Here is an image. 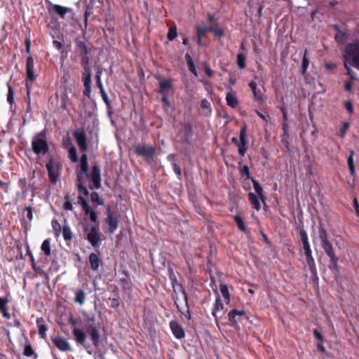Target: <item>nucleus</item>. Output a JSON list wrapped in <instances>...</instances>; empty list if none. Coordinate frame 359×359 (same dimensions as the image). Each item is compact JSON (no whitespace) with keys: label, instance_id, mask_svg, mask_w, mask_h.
I'll list each match as a JSON object with an SVG mask.
<instances>
[{"label":"nucleus","instance_id":"1","mask_svg":"<svg viewBox=\"0 0 359 359\" xmlns=\"http://www.w3.org/2000/svg\"><path fill=\"white\" fill-rule=\"evenodd\" d=\"M73 135L80 151L83 152L80 158V164L76 170L78 189L79 193L86 196L88 195V191L84 186L86 180L90 189H98L101 187V170L97 164H94L91 170L88 169L86 154L88 150L87 138L84 130L82 129L76 130Z\"/></svg>","mask_w":359,"mask_h":359},{"label":"nucleus","instance_id":"2","mask_svg":"<svg viewBox=\"0 0 359 359\" xmlns=\"http://www.w3.org/2000/svg\"><path fill=\"white\" fill-rule=\"evenodd\" d=\"M32 147L36 155H43L48 151V145L46 141V136L44 131L36 134L32 139Z\"/></svg>","mask_w":359,"mask_h":359},{"label":"nucleus","instance_id":"3","mask_svg":"<svg viewBox=\"0 0 359 359\" xmlns=\"http://www.w3.org/2000/svg\"><path fill=\"white\" fill-rule=\"evenodd\" d=\"M46 166L48 170V175L50 181L53 184H55L60 176V171L62 168L61 163L58 161L55 160L53 158L50 157Z\"/></svg>","mask_w":359,"mask_h":359},{"label":"nucleus","instance_id":"4","mask_svg":"<svg viewBox=\"0 0 359 359\" xmlns=\"http://www.w3.org/2000/svg\"><path fill=\"white\" fill-rule=\"evenodd\" d=\"M344 56L346 60H352L359 70V41L348 44L346 47Z\"/></svg>","mask_w":359,"mask_h":359},{"label":"nucleus","instance_id":"5","mask_svg":"<svg viewBox=\"0 0 359 359\" xmlns=\"http://www.w3.org/2000/svg\"><path fill=\"white\" fill-rule=\"evenodd\" d=\"M84 231L86 232V238L88 241L95 248H98L101 241L100 233L98 228L92 226L89 229L88 227H85Z\"/></svg>","mask_w":359,"mask_h":359},{"label":"nucleus","instance_id":"6","mask_svg":"<svg viewBox=\"0 0 359 359\" xmlns=\"http://www.w3.org/2000/svg\"><path fill=\"white\" fill-rule=\"evenodd\" d=\"M134 151L135 153L139 156L153 158L155 156L156 149L154 146L139 144L135 145Z\"/></svg>","mask_w":359,"mask_h":359},{"label":"nucleus","instance_id":"7","mask_svg":"<svg viewBox=\"0 0 359 359\" xmlns=\"http://www.w3.org/2000/svg\"><path fill=\"white\" fill-rule=\"evenodd\" d=\"M323 249L324 250L325 252L326 253V255L329 257V258L330 259V266H329L330 269H331L332 271H337V269H338L337 263H338L339 259L335 255V252H334V250L332 243H330L329 245L323 247Z\"/></svg>","mask_w":359,"mask_h":359},{"label":"nucleus","instance_id":"8","mask_svg":"<svg viewBox=\"0 0 359 359\" xmlns=\"http://www.w3.org/2000/svg\"><path fill=\"white\" fill-rule=\"evenodd\" d=\"M215 292L217 294V298L215 302L213 305L212 315L215 318L216 321L225 313L226 311V309L224 308L223 304L221 302L219 293L217 290H215Z\"/></svg>","mask_w":359,"mask_h":359},{"label":"nucleus","instance_id":"9","mask_svg":"<svg viewBox=\"0 0 359 359\" xmlns=\"http://www.w3.org/2000/svg\"><path fill=\"white\" fill-rule=\"evenodd\" d=\"M246 133H247V127L245 126H244L240 131V135H239L240 142L237 143L238 151V154L241 156H244V155L245 154L247 149H248V147H247L248 141L246 139Z\"/></svg>","mask_w":359,"mask_h":359},{"label":"nucleus","instance_id":"10","mask_svg":"<svg viewBox=\"0 0 359 359\" xmlns=\"http://www.w3.org/2000/svg\"><path fill=\"white\" fill-rule=\"evenodd\" d=\"M86 332L90 335L93 345L97 346L100 344V333L97 327L92 324H88Z\"/></svg>","mask_w":359,"mask_h":359},{"label":"nucleus","instance_id":"11","mask_svg":"<svg viewBox=\"0 0 359 359\" xmlns=\"http://www.w3.org/2000/svg\"><path fill=\"white\" fill-rule=\"evenodd\" d=\"M170 330H171L173 335L177 339H182L184 337V336H185L184 331L182 327L177 321L171 320L170 322Z\"/></svg>","mask_w":359,"mask_h":359},{"label":"nucleus","instance_id":"12","mask_svg":"<svg viewBox=\"0 0 359 359\" xmlns=\"http://www.w3.org/2000/svg\"><path fill=\"white\" fill-rule=\"evenodd\" d=\"M52 341L60 351H67L70 350L69 342L62 337H57L52 338Z\"/></svg>","mask_w":359,"mask_h":359},{"label":"nucleus","instance_id":"13","mask_svg":"<svg viewBox=\"0 0 359 359\" xmlns=\"http://www.w3.org/2000/svg\"><path fill=\"white\" fill-rule=\"evenodd\" d=\"M34 59L32 56H29L27 59L26 62V73L27 79L33 81L35 79V75L34 73Z\"/></svg>","mask_w":359,"mask_h":359},{"label":"nucleus","instance_id":"14","mask_svg":"<svg viewBox=\"0 0 359 359\" xmlns=\"http://www.w3.org/2000/svg\"><path fill=\"white\" fill-rule=\"evenodd\" d=\"M302 246L304 250L305 255L306 257L307 264H309L310 268L314 267L315 262H314V259L312 256V251L311 249L309 241L302 243Z\"/></svg>","mask_w":359,"mask_h":359},{"label":"nucleus","instance_id":"15","mask_svg":"<svg viewBox=\"0 0 359 359\" xmlns=\"http://www.w3.org/2000/svg\"><path fill=\"white\" fill-rule=\"evenodd\" d=\"M106 221L109 226V232L110 233H114L118 228V220L116 218L113 217L109 210L107 212V217Z\"/></svg>","mask_w":359,"mask_h":359},{"label":"nucleus","instance_id":"16","mask_svg":"<svg viewBox=\"0 0 359 359\" xmlns=\"http://www.w3.org/2000/svg\"><path fill=\"white\" fill-rule=\"evenodd\" d=\"M318 236H319V239L320 241V244H321L322 248L331 243V242L329 239L328 233L324 228H323V227L319 228Z\"/></svg>","mask_w":359,"mask_h":359},{"label":"nucleus","instance_id":"17","mask_svg":"<svg viewBox=\"0 0 359 359\" xmlns=\"http://www.w3.org/2000/svg\"><path fill=\"white\" fill-rule=\"evenodd\" d=\"M318 236H319V239L320 241V244H321L322 248L331 243V242L329 239L328 233L324 228H323V227L319 228Z\"/></svg>","mask_w":359,"mask_h":359},{"label":"nucleus","instance_id":"18","mask_svg":"<svg viewBox=\"0 0 359 359\" xmlns=\"http://www.w3.org/2000/svg\"><path fill=\"white\" fill-rule=\"evenodd\" d=\"M249 86L251 88L254 97L256 101L257 102H262L263 101V95L260 90L257 89V85L255 81H251L249 83Z\"/></svg>","mask_w":359,"mask_h":359},{"label":"nucleus","instance_id":"19","mask_svg":"<svg viewBox=\"0 0 359 359\" xmlns=\"http://www.w3.org/2000/svg\"><path fill=\"white\" fill-rule=\"evenodd\" d=\"M171 87L172 83L170 80H163L159 83L158 93L162 95H167Z\"/></svg>","mask_w":359,"mask_h":359},{"label":"nucleus","instance_id":"20","mask_svg":"<svg viewBox=\"0 0 359 359\" xmlns=\"http://www.w3.org/2000/svg\"><path fill=\"white\" fill-rule=\"evenodd\" d=\"M73 334L77 343L83 344L86 341V334L80 329L74 327L73 329Z\"/></svg>","mask_w":359,"mask_h":359},{"label":"nucleus","instance_id":"21","mask_svg":"<svg viewBox=\"0 0 359 359\" xmlns=\"http://www.w3.org/2000/svg\"><path fill=\"white\" fill-rule=\"evenodd\" d=\"M89 262L90 264L91 269L93 271H96L100 266L101 260L97 254L90 253L89 255Z\"/></svg>","mask_w":359,"mask_h":359},{"label":"nucleus","instance_id":"22","mask_svg":"<svg viewBox=\"0 0 359 359\" xmlns=\"http://www.w3.org/2000/svg\"><path fill=\"white\" fill-rule=\"evenodd\" d=\"M53 11L59 15L62 18H64L65 15L68 12H71L72 11V8L64 7L60 5H53Z\"/></svg>","mask_w":359,"mask_h":359},{"label":"nucleus","instance_id":"23","mask_svg":"<svg viewBox=\"0 0 359 359\" xmlns=\"http://www.w3.org/2000/svg\"><path fill=\"white\" fill-rule=\"evenodd\" d=\"M244 313H245L243 311H238V310L233 309V310L231 311L228 314L229 320L231 323L232 325L236 326V325H237V320L236 319V316H242L244 315Z\"/></svg>","mask_w":359,"mask_h":359},{"label":"nucleus","instance_id":"24","mask_svg":"<svg viewBox=\"0 0 359 359\" xmlns=\"http://www.w3.org/2000/svg\"><path fill=\"white\" fill-rule=\"evenodd\" d=\"M252 183H253V187H254L255 192L258 194L259 198L264 203L266 197L264 196V195L263 194L262 187H261V185L257 180H252Z\"/></svg>","mask_w":359,"mask_h":359},{"label":"nucleus","instance_id":"25","mask_svg":"<svg viewBox=\"0 0 359 359\" xmlns=\"http://www.w3.org/2000/svg\"><path fill=\"white\" fill-rule=\"evenodd\" d=\"M248 197H249V200H250L251 204L252 205L253 208L255 209H256L257 210H259L261 207H260L259 198L257 196V195L254 193L250 192L248 194Z\"/></svg>","mask_w":359,"mask_h":359},{"label":"nucleus","instance_id":"26","mask_svg":"<svg viewBox=\"0 0 359 359\" xmlns=\"http://www.w3.org/2000/svg\"><path fill=\"white\" fill-rule=\"evenodd\" d=\"M220 292L222 293V297L224 299L225 302L228 304L230 302V294L229 292V289L226 285L221 284L219 285Z\"/></svg>","mask_w":359,"mask_h":359},{"label":"nucleus","instance_id":"27","mask_svg":"<svg viewBox=\"0 0 359 359\" xmlns=\"http://www.w3.org/2000/svg\"><path fill=\"white\" fill-rule=\"evenodd\" d=\"M212 31H213L212 27H202V26L198 27V33H197L198 39H199V41H201V39H202V38L204 37L208 32H212Z\"/></svg>","mask_w":359,"mask_h":359},{"label":"nucleus","instance_id":"28","mask_svg":"<svg viewBox=\"0 0 359 359\" xmlns=\"http://www.w3.org/2000/svg\"><path fill=\"white\" fill-rule=\"evenodd\" d=\"M227 105L234 108L238 105V100L232 93H228L226 96Z\"/></svg>","mask_w":359,"mask_h":359},{"label":"nucleus","instance_id":"29","mask_svg":"<svg viewBox=\"0 0 359 359\" xmlns=\"http://www.w3.org/2000/svg\"><path fill=\"white\" fill-rule=\"evenodd\" d=\"M43 319L42 318H39V319H37V325H38V327H39V334L41 335V337L43 339L46 338V331H47V327L44 325V324H42L41 323H43Z\"/></svg>","mask_w":359,"mask_h":359},{"label":"nucleus","instance_id":"30","mask_svg":"<svg viewBox=\"0 0 359 359\" xmlns=\"http://www.w3.org/2000/svg\"><path fill=\"white\" fill-rule=\"evenodd\" d=\"M74 302L80 305L83 304L85 302V292L83 290H77L75 293Z\"/></svg>","mask_w":359,"mask_h":359},{"label":"nucleus","instance_id":"31","mask_svg":"<svg viewBox=\"0 0 359 359\" xmlns=\"http://www.w3.org/2000/svg\"><path fill=\"white\" fill-rule=\"evenodd\" d=\"M81 63L84 68L85 72H88L89 71H90V60L88 55H83L81 56Z\"/></svg>","mask_w":359,"mask_h":359},{"label":"nucleus","instance_id":"32","mask_svg":"<svg viewBox=\"0 0 359 359\" xmlns=\"http://www.w3.org/2000/svg\"><path fill=\"white\" fill-rule=\"evenodd\" d=\"M62 236L65 241H71L72 238V233L68 225H64L62 227Z\"/></svg>","mask_w":359,"mask_h":359},{"label":"nucleus","instance_id":"33","mask_svg":"<svg viewBox=\"0 0 359 359\" xmlns=\"http://www.w3.org/2000/svg\"><path fill=\"white\" fill-rule=\"evenodd\" d=\"M307 53H308L307 50H305L304 56H303L302 63L301 72H302V74H303V75L306 74L307 68L309 65V59L307 58Z\"/></svg>","mask_w":359,"mask_h":359},{"label":"nucleus","instance_id":"34","mask_svg":"<svg viewBox=\"0 0 359 359\" xmlns=\"http://www.w3.org/2000/svg\"><path fill=\"white\" fill-rule=\"evenodd\" d=\"M201 107L203 109L206 110L205 112L206 116H210L211 114L212 110L210 108V103L207 99H203L201 100Z\"/></svg>","mask_w":359,"mask_h":359},{"label":"nucleus","instance_id":"35","mask_svg":"<svg viewBox=\"0 0 359 359\" xmlns=\"http://www.w3.org/2000/svg\"><path fill=\"white\" fill-rule=\"evenodd\" d=\"M41 250L44 252L46 256H49L50 255V241L46 239L43 241L41 245Z\"/></svg>","mask_w":359,"mask_h":359},{"label":"nucleus","instance_id":"36","mask_svg":"<svg viewBox=\"0 0 359 359\" xmlns=\"http://www.w3.org/2000/svg\"><path fill=\"white\" fill-rule=\"evenodd\" d=\"M68 156L72 162L76 163L78 161L76 149L74 146L69 148Z\"/></svg>","mask_w":359,"mask_h":359},{"label":"nucleus","instance_id":"37","mask_svg":"<svg viewBox=\"0 0 359 359\" xmlns=\"http://www.w3.org/2000/svg\"><path fill=\"white\" fill-rule=\"evenodd\" d=\"M85 214L89 215L90 219L93 222H96L97 219V215L95 210H93L90 207L86 210Z\"/></svg>","mask_w":359,"mask_h":359},{"label":"nucleus","instance_id":"38","mask_svg":"<svg viewBox=\"0 0 359 359\" xmlns=\"http://www.w3.org/2000/svg\"><path fill=\"white\" fill-rule=\"evenodd\" d=\"M237 64L241 69L245 67V56L243 53H238L237 55Z\"/></svg>","mask_w":359,"mask_h":359},{"label":"nucleus","instance_id":"39","mask_svg":"<svg viewBox=\"0 0 359 359\" xmlns=\"http://www.w3.org/2000/svg\"><path fill=\"white\" fill-rule=\"evenodd\" d=\"M53 229L55 231V236H59L61 232V226L57 220L54 219L51 222Z\"/></svg>","mask_w":359,"mask_h":359},{"label":"nucleus","instance_id":"40","mask_svg":"<svg viewBox=\"0 0 359 359\" xmlns=\"http://www.w3.org/2000/svg\"><path fill=\"white\" fill-rule=\"evenodd\" d=\"M64 208L66 210H73V205L70 200V197L69 194H66L64 198Z\"/></svg>","mask_w":359,"mask_h":359},{"label":"nucleus","instance_id":"41","mask_svg":"<svg viewBox=\"0 0 359 359\" xmlns=\"http://www.w3.org/2000/svg\"><path fill=\"white\" fill-rule=\"evenodd\" d=\"M353 154L354 152L352 151L351 152L350 156L348 158V165L351 171V174L353 175L355 174V167H354V163H353Z\"/></svg>","mask_w":359,"mask_h":359},{"label":"nucleus","instance_id":"42","mask_svg":"<svg viewBox=\"0 0 359 359\" xmlns=\"http://www.w3.org/2000/svg\"><path fill=\"white\" fill-rule=\"evenodd\" d=\"M83 85L86 86H91V71L88 72H84Z\"/></svg>","mask_w":359,"mask_h":359},{"label":"nucleus","instance_id":"43","mask_svg":"<svg viewBox=\"0 0 359 359\" xmlns=\"http://www.w3.org/2000/svg\"><path fill=\"white\" fill-rule=\"evenodd\" d=\"M177 36V32L176 28L174 27H170L167 37L169 41H173L176 37Z\"/></svg>","mask_w":359,"mask_h":359},{"label":"nucleus","instance_id":"44","mask_svg":"<svg viewBox=\"0 0 359 359\" xmlns=\"http://www.w3.org/2000/svg\"><path fill=\"white\" fill-rule=\"evenodd\" d=\"M234 221L236 223L238 227L242 231H245V226L244 222H243V219H241V217H240L239 216L236 215V216L234 217Z\"/></svg>","mask_w":359,"mask_h":359},{"label":"nucleus","instance_id":"45","mask_svg":"<svg viewBox=\"0 0 359 359\" xmlns=\"http://www.w3.org/2000/svg\"><path fill=\"white\" fill-rule=\"evenodd\" d=\"M80 194H81L80 193ZM78 203L81 205L83 211L86 210H88L90 206L88 205L87 201H86L85 198L82 196L81 195H79L78 196Z\"/></svg>","mask_w":359,"mask_h":359},{"label":"nucleus","instance_id":"46","mask_svg":"<svg viewBox=\"0 0 359 359\" xmlns=\"http://www.w3.org/2000/svg\"><path fill=\"white\" fill-rule=\"evenodd\" d=\"M7 100L12 104L14 102V93L11 86H8Z\"/></svg>","mask_w":359,"mask_h":359},{"label":"nucleus","instance_id":"47","mask_svg":"<svg viewBox=\"0 0 359 359\" xmlns=\"http://www.w3.org/2000/svg\"><path fill=\"white\" fill-rule=\"evenodd\" d=\"M23 353L27 357H30L34 355V350L29 343L25 346Z\"/></svg>","mask_w":359,"mask_h":359},{"label":"nucleus","instance_id":"48","mask_svg":"<svg viewBox=\"0 0 359 359\" xmlns=\"http://www.w3.org/2000/svg\"><path fill=\"white\" fill-rule=\"evenodd\" d=\"M90 198L93 203H97L98 205H103V202L100 200L99 195L97 192H92Z\"/></svg>","mask_w":359,"mask_h":359},{"label":"nucleus","instance_id":"49","mask_svg":"<svg viewBox=\"0 0 359 359\" xmlns=\"http://www.w3.org/2000/svg\"><path fill=\"white\" fill-rule=\"evenodd\" d=\"M299 236L302 243L309 241V238L305 230L302 229L299 231Z\"/></svg>","mask_w":359,"mask_h":359},{"label":"nucleus","instance_id":"50","mask_svg":"<svg viewBox=\"0 0 359 359\" xmlns=\"http://www.w3.org/2000/svg\"><path fill=\"white\" fill-rule=\"evenodd\" d=\"M172 285H173L174 290H175V287L178 286L182 290V293L184 294V298L186 299H187V294H186L185 290L182 287V285L177 283V281L175 278H173V279L172 278Z\"/></svg>","mask_w":359,"mask_h":359},{"label":"nucleus","instance_id":"51","mask_svg":"<svg viewBox=\"0 0 359 359\" xmlns=\"http://www.w3.org/2000/svg\"><path fill=\"white\" fill-rule=\"evenodd\" d=\"M345 108L350 114L353 113V105L351 101L345 102Z\"/></svg>","mask_w":359,"mask_h":359},{"label":"nucleus","instance_id":"52","mask_svg":"<svg viewBox=\"0 0 359 359\" xmlns=\"http://www.w3.org/2000/svg\"><path fill=\"white\" fill-rule=\"evenodd\" d=\"M7 299L0 297V311L6 310V309L7 308Z\"/></svg>","mask_w":359,"mask_h":359},{"label":"nucleus","instance_id":"53","mask_svg":"<svg viewBox=\"0 0 359 359\" xmlns=\"http://www.w3.org/2000/svg\"><path fill=\"white\" fill-rule=\"evenodd\" d=\"M241 175L243 176L245 175L248 178L250 177V171L248 165H244L241 169Z\"/></svg>","mask_w":359,"mask_h":359},{"label":"nucleus","instance_id":"54","mask_svg":"<svg viewBox=\"0 0 359 359\" xmlns=\"http://www.w3.org/2000/svg\"><path fill=\"white\" fill-rule=\"evenodd\" d=\"M119 300L118 298H112L111 299V307L112 308H117L119 306Z\"/></svg>","mask_w":359,"mask_h":359},{"label":"nucleus","instance_id":"55","mask_svg":"<svg viewBox=\"0 0 359 359\" xmlns=\"http://www.w3.org/2000/svg\"><path fill=\"white\" fill-rule=\"evenodd\" d=\"M25 210L27 211V217L29 220H32L33 217L32 208L31 207H26Z\"/></svg>","mask_w":359,"mask_h":359},{"label":"nucleus","instance_id":"56","mask_svg":"<svg viewBox=\"0 0 359 359\" xmlns=\"http://www.w3.org/2000/svg\"><path fill=\"white\" fill-rule=\"evenodd\" d=\"M172 168H173V170L174 172L178 175V176H180L181 175V169L180 168V166L175 163H172Z\"/></svg>","mask_w":359,"mask_h":359},{"label":"nucleus","instance_id":"57","mask_svg":"<svg viewBox=\"0 0 359 359\" xmlns=\"http://www.w3.org/2000/svg\"><path fill=\"white\" fill-rule=\"evenodd\" d=\"M205 72L209 77H211L213 75V72L208 64H205Z\"/></svg>","mask_w":359,"mask_h":359},{"label":"nucleus","instance_id":"58","mask_svg":"<svg viewBox=\"0 0 359 359\" xmlns=\"http://www.w3.org/2000/svg\"><path fill=\"white\" fill-rule=\"evenodd\" d=\"M95 77H96L97 85L98 88L100 89V92L104 90L103 84H102V81H101V79L99 78V76H95Z\"/></svg>","mask_w":359,"mask_h":359},{"label":"nucleus","instance_id":"59","mask_svg":"<svg viewBox=\"0 0 359 359\" xmlns=\"http://www.w3.org/2000/svg\"><path fill=\"white\" fill-rule=\"evenodd\" d=\"M100 94H101L102 97L104 102H105V104L107 105H109V98H108L107 95L105 93V91L104 90L100 91Z\"/></svg>","mask_w":359,"mask_h":359},{"label":"nucleus","instance_id":"60","mask_svg":"<svg viewBox=\"0 0 359 359\" xmlns=\"http://www.w3.org/2000/svg\"><path fill=\"white\" fill-rule=\"evenodd\" d=\"M344 66L346 67V69H347V72H348V74L353 79L354 78V72L351 69V67L347 65L346 62L344 63Z\"/></svg>","mask_w":359,"mask_h":359},{"label":"nucleus","instance_id":"61","mask_svg":"<svg viewBox=\"0 0 359 359\" xmlns=\"http://www.w3.org/2000/svg\"><path fill=\"white\" fill-rule=\"evenodd\" d=\"M189 71L194 74L195 76H197V71L196 67L194 63L188 65Z\"/></svg>","mask_w":359,"mask_h":359},{"label":"nucleus","instance_id":"62","mask_svg":"<svg viewBox=\"0 0 359 359\" xmlns=\"http://www.w3.org/2000/svg\"><path fill=\"white\" fill-rule=\"evenodd\" d=\"M353 207L356 212L357 215L359 217V204H358V202L356 198H355L353 199Z\"/></svg>","mask_w":359,"mask_h":359},{"label":"nucleus","instance_id":"63","mask_svg":"<svg viewBox=\"0 0 359 359\" xmlns=\"http://www.w3.org/2000/svg\"><path fill=\"white\" fill-rule=\"evenodd\" d=\"M212 32L215 33V34L216 36H222L224 35V32L221 29H214L213 28V31Z\"/></svg>","mask_w":359,"mask_h":359},{"label":"nucleus","instance_id":"64","mask_svg":"<svg viewBox=\"0 0 359 359\" xmlns=\"http://www.w3.org/2000/svg\"><path fill=\"white\" fill-rule=\"evenodd\" d=\"M91 93V86H86L83 94L87 97H90Z\"/></svg>","mask_w":359,"mask_h":359}]
</instances>
